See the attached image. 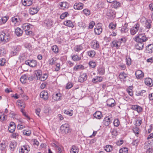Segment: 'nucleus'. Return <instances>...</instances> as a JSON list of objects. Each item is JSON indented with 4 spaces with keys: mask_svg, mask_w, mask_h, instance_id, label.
I'll use <instances>...</instances> for the list:
<instances>
[{
    "mask_svg": "<svg viewBox=\"0 0 153 153\" xmlns=\"http://www.w3.org/2000/svg\"><path fill=\"white\" fill-rule=\"evenodd\" d=\"M142 28L140 27V24L137 23L134 25L133 27H131L130 30V33L131 35H134L136 33L139 31V33L140 32H142Z\"/></svg>",
    "mask_w": 153,
    "mask_h": 153,
    "instance_id": "obj_1",
    "label": "nucleus"
},
{
    "mask_svg": "<svg viewBox=\"0 0 153 153\" xmlns=\"http://www.w3.org/2000/svg\"><path fill=\"white\" fill-rule=\"evenodd\" d=\"M10 39V36L8 33L2 32L0 34V41L1 42H8Z\"/></svg>",
    "mask_w": 153,
    "mask_h": 153,
    "instance_id": "obj_2",
    "label": "nucleus"
},
{
    "mask_svg": "<svg viewBox=\"0 0 153 153\" xmlns=\"http://www.w3.org/2000/svg\"><path fill=\"white\" fill-rule=\"evenodd\" d=\"M60 130L63 133L67 134L71 132V129L69 124L65 123L60 126Z\"/></svg>",
    "mask_w": 153,
    "mask_h": 153,
    "instance_id": "obj_3",
    "label": "nucleus"
},
{
    "mask_svg": "<svg viewBox=\"0 0 153 153\" xmlns=\"http://www.w3.org/2000/svg\"><path fill=\"white\" fill-rule=\"evenodd\" d=\"M134 39L137 42H140L143 43L147 40V39L144 34H139L138 36L134 37Z\"/></svg>",
    "mask_w": 153,
    "mask_h": 153,
    "instance_id": "obj_4",
    "label": "nucleus"
},
{
    "mask_svg": "<svg viewBox=\"0 0 153 153\" xmlns=\"http://www.w3.org/2000/svg\"><path fill=\"white\" fill-rule=\"evenodd\" d=\"M106 15L111 19L115 17V12L113 10L110 9H106Z\"/></svg>",
    "mask_w": 153,
    "mask_h": 153,
    "instance_id": "obj_5",
    "label": "nucleus"
},
{
    "mask_svg": "<svg viewBox=\"0 0 153 153\" xmlns=\"http://www.w3.org/2000/svg\"><path fill=\"white\" fill-rule=\"evenodd\" d=\"M94 32L96 34L100 35L102 31V28L101 24L98 23L96 26V27L94 29Z\"/></svg>",
    "mask_w": 153,
    "mask_h": 153,
    "instance_id": "obj_6",
    "label": "nucleus"
},
{
    "mask_svg": "<svg viewBox=\"0 0 153 153\" xmlns=\"http://www.w3.org/2000/svg\"><path fill=\"white\" fill-rule=\"evenodd\" d=\"M25 63L32 67H35L37 64L35 60H28L25 61Z\"/></svg>",
    "mask_w": 153,
    "mask_h": 153,
    "instance_id": "obj_7",
    "label": "nucleus"
},
{
    "mask_svg": "<svg viewBox=\"0 0 153 153\" xmlns=\"http://www.w3.org/2000/svg\"><path fill=\"white\" fill-rule=\"evenodd\" d=\"M135 75L137 79H141L144 77V74L141 71L139 70L136 71Z\"/></svg>",
    "mask_w": 153,
    "mask_h": 153,
    "instance_id": "obj_8",
    "label": "nucleus"
},
{
    "mask_svg": "<svg viewBox=\"0 0 153 153\" xmlns=\"http://www.w3.org/2000/svg\"><path fill=\"white\" fill-rule=\"evenodd\" d=\"M40 97L45 100H47L48 98V94L46 91H42L40 94Z\"/></svg>",
    "mask_w": 153,
    "mask_h": 153,
    "instance_id": "obj_9",
    "label": "nucleus"
},
{
    "mask_svg": "<svg viewBox=\"0 0 153 153\" xmlns=\"http://www.w3.org/2000/svg\"><path fill=\"white\" fill-rule=\"evenodd\" d=\"M106 103L108 106L110 107H113L115 105V102L114 99L111 98L108 99L107 100Z\"/></svg>",
    "mask_w": 153,
    "mask_h": 153,
    "instance_id": "obj_10",
    "label": "nucleus"
},
{
    "mask_svg": "<svg viewBox=\"0 0 153 153\" xmlns=\"http://www.w3.org/2000/svg\"><path fill=\"white\" fill-rule=\"evenodd\" d=\"M87 79V76L86 73H84L80 75L78 79L79 82H82L85 81Z\"/></svg>",
    "mask_w": 153,
    "mask_h": 153,
    "instance_id": "obj_11",
    "label": "nucleus"
},
{
    "mask_svg": "<svg viewBox=\"0 0 153 153\" xmlns=\"http://www.w3.org/2000/svg\"><path fill=\"white\" fill-rule=\"evenodd\" d=\"M112 120L113 119L111 117H105L104 120V124L106 126H108L111 123Z\"/></svg>",
    "mask_w": 153,
    "mask_h": 153,
    "instance_id": "obj_12",
    "label": "nucleus"
},
{
    "mask_svg": "<svg viewBox=\"0 0 153 153\" xmlns=\"http://www.w3.org/2000/svg\"><path fill=\"white\" fill-rule=\"evenodd\" d=\"M62 95L59 93L53 94V99L55 101L60 100H61Z\"/></svg>",
    "mask_w": 153,
    "mask_h": 153,
    "instance_id": "obj_13",
    "label": "nucleus"
},
{
    "mask_svg": "<svg viewBox=\"0 0 153 153\" xmlns=\"http://www.w3.org/2000/svg\"><path fill=\"white\" fill-rule=\"evenodd\" d=\"M16 128V125L14 123L11 122L8 127V130L10 132L13 133L15 131Z\"/></svg>",
    "mask_w": 153,
    "mask_h": 153,
    "instance_id": "obj_14",
    "label": "nucleus"
},
{
    "mask_svg": "<svg viewBox=\"0 0 153 153\" xmlns=\"http://www.w3.org/2000/svg\"><path fill=\"white\" fill-rule=\"evenodd\" d=\"M92 48L96 49L99 48V44L98 42L96 40H93L91 42Z\"/></svg>",
    "mask_w": 153,
    "mask_h": 153,
    "instance_id": "obj_15",
    "label": "nucleus"
},
{
    "mask_svg": "<svg viewBox=\"0 0 153 153\" xmlns=\"http://www.w3.org/2000/svg\"><path fill=\"white\" fill-rule=\"evenodd\" d=\"M131 109L137 111L138 112H140L142 110V108L140 106L137 105H133L131 107Z\"/></svg>",
    "mask_w": 153,
    "mask_h": 153,
    "instance_id": "obj_16",
    "label": "nucleus"
},
{
    "mask_svg": "<svg viewBox=\"0 0 153 153\" xmlns=\"http://www.w3.org/2000/svg\"><path fill=\"white\" fill-rule=\"evenodd\" d=\"M39 9L36 7H31L29 9L30 13L31 15H34L38 11Z\"/></svg>",
    "mask_w": 153,
    "mask_h": 153,
    "instance_id": "obj_17",
    "label": "nucleus"
},
{
    "mask_svg": "<svg viewBox=\"0 0 153 153\" xmlns=\"http://www.w3.org/2000/svg\"><path fill=\"white\" fill-rule=\"evenodd\" d=\"M83 4L81 3H76L74 4V7L75 9L80 10L83 8Z\"/></svg>",
    "mask_w": 153,
    "mask_h": 153,
    "instance_id": "obj_18",
    "label": "nucleus"
},
{
    "mask_svg": "<svg viewBox=\"0 0 153 153\" xmlns=\"http://www.w3.org/2000/svg\"><path fill=\"white\" fill-rule=\"evenodd\" d=\"M7 145L6 141L2 140L0 143V149L2 151L4 150L7 147Z\"/></svg>",
    "mask_w": 153,
    "mask_h": 153,
    "instance_id": "obj_19",
    "label": "nucleus"
},
{
    "mask_svg": "<svg viewBox=\"0 0 153 153\" xmlns=\"http://www.w3.org/2000/svg\"><path fill=\"white\" fill-rule=\"evenodd\" d=\"M145 51L147 53H152L153 52V44H150L147 46Z\"/></svg>",
    "mask_w": 153,
    "mask_h": 153,
    "instance_id": "obj_20",
    "label": "nucleus"
},
{
    "mask_svg": "<svg viewBox=\"0 0 153 153\" xmlns=\"http://www.w3.org/2000/svg\"><path fill=\"white\" fill-rule=\"evenodd\" d=\"M144 81L145 84L149 87H151L153 85L152 80L149 78L145 79Z\"/></svg>",
    "mask_w": 153,
    "mask_h": 153,
    "instance_id": "obj_21",
    "label": "nucleus"
},
{
    "mask_svg": "<svg viewBox=\"0 0 153 153\" xmlns=\"http://www.w3.org/2000/svg\"><path fill=\"white\" fill-rule=\"evenodd\" d=\"M144 45L142 42H137V44L135 45V48L138 50H142L144 47Z\"/></svg>",
    "mask_w": 153,
    "mask_h": 153,
    "instance_id": "obj_22",
    "label": "nucleus"
},
{
    "mask_svg": "<svg viewBox=\"0 0 153 153\" xmlns=\"http://www.w3.org/2000/svg\"><path fill=\"white\" fill-rule=\"evenodd\" d=\"M93 115L94 117L98 119H100L102 116V113L100 111H96Z\"/></svg>",
    "mask_w": 153,
    "mask_h": 153,
    "instance_id": "obj_23",
    "label": "nucleus"
},
{
    "mask_svg": "<svg viewBox=\"0 0 153 153\" xmlns=\"http://www.w3.org/2000/svg\"><path fill=\"white\" fill-rule=\"evenodd\" d=\"M17 104L18 106L21 108V109L24 108L25 107V103L22 100H19L17 101Z\"/></svg>",
    "mask_w": 153,
    "mask_h": 153,
    "instance_id": "obj_24",
    "label": "nucleus"
},
{
    "mask_svg": "<svg viewBox=\"0 0 153 153\" xmlns=\"http://www.w3.org/2000/svg\"><path fill=\"white\" fill-rule=\"evenodd\" d=\"M79 152V149L78 147L73 145L71 148L70 152V153H78Z\"/></svg>",
    "mask_w": 153,
    "mask_h": 153,
    "instance_id": "obj_25",
    "label": "nucleus"
},
{
    "mask_svg": "<svg viewBox=\"0 0 153 153\" xmlns=\"http://www.w3.org/2000/svg\"><path fill=\"white\" fill-rule=\"evenodd\" d=\"M32 0H22L23 5L25 6H29L32 4Z\"/></svg>",
    "mask_w": 153,
    "mask_h": 153,
    "instance_id": "obj_26",
    "label": "nucleus"
},
{
    "mask_svg": "<svg viewBox=\"0 0 153 153\" xmlns=\"http://www.w3.org/2000/svg\"><path fill=\"white\" fill-rule=\"evenodd\" d=\"M64 24L69 27H73L74 26L72 21L70 20H67L64 22Z\"/></svg>",
    "mask_w": 153,
    "mask_h": 153,
    "instance_id": "obj_27",
    "label": "nucleus"
},
{
    "mask_svg": "<svg viewBox=\"0 0 153 153\" xmlns=\"http://www.w3.org/2000/svg\"><path fill=\"white\" fill-rule=\"evenodd\" d=\"M23 33L22 30L19 27L17 28L15 30V33L18 36H20L22 35Z\"/></svg>",
    "mask_w": 153,
    "mask_h": 153,
    "instance_id": "obj_28",
    "label": "nucleus"
},
{
    "mask_svg": "<svg viewBox=\"0 0 153 153\" xmlns=\"http://www.w3.org/2000/svg\"><path fill=\"white\" fill-rule=\"evenodd\" d=\"M44 23L48 27L51 26L53 24V21L49 19H46L44 22Z\"/></svg>",
    "mask_w": 153,
    "mask_h": 153,
    "instance_id": "obj_29",
    "label": "nucleus"
},
{
    "mask_svg": "<svg viewBox=\"0 0 153 153\" xmlns=\"http://www.w3.org/2000/svg\"><path fill=\"white\" fill-rule=\"evenodd\" d=\"M59 5L62 9L68 8V4L66 2H61L60 3Z\"/></svg>",
    "mask_w": 153,
    "mask_h": 153,
    "instance_id": "obj_30",
    "label": "nucleus"
},
{
    "mask_svg": "<svg viewBox=\"0 0 153 153\" xmlns=\"http://www.w3.org/2000/svg\"><path fill=\"white\" fill-rule=\"evenodd\" d=\"M17 145L16 143L14 140L12 141L10 143V147L12 150H14Z\"/></svg>",
    "mask_w": 153,
    "mask_h": 153,
    "instance_id": "obj_31",
    "label": "nucleus"
},
{
    "mask_svg": "<svg viewBox=\"0 0 153 153\" xmlns=\"http://www.w3.org/2000/svg\"><path fill=\"white\" fill-rule=\"evenodd\" d=\"M22 29L25 31H28L30 28V25L28 23L23 24L22 26Z\"/></svg>",
    "mask_w": 153,
    "mask_h": 153,
    "instance_id": "obj_32",
    "label": "nucleus"
},
{
    "mask_svg": "<svg viewBox=\"0 0 153 153\" xmlns=\"http://www.w3.org/2000/svg\"><path fill=\"white\" fill-rule=\"evenodd\" d=\"M27 76L26 75H22L20 78V81L22 83H25L27 80Z\"/></svg>",
    "mask_w": 153,
    "mask_h": 153,
    "instance_id": "obj_33",
    "label": "nucleus"
},
{
    "mask_svg": "<svg viewBox=\"0 0 153 153\" xmlns=\"http://www.w3.org/2000/svg\"><path fill=\"white\" fill-rule=\"evenodd\" d=\"M48 76V75L47 74H42L39 79L42 81H44L47 79Z\"/></svg>",
    "mask_w": 153,
    "mask_h": 153,
    "instance_id": "obj_34",
    "label": "nucleus"
},
{
    "mask_svg": "<svg viewBox=\"0 0 153 153\" xmlns=\"http://www.w3.org/2000/svg\"><path fill=\"white\" fill-rule=\"evenodd\" d=\"M152 21L149 19L146 20L145 22V26L146 28L150 29L151 27Z\"/></svg>",
    "mask_w": 153,
    "mask_h": 153,
    "instance_id": "obj_35",
    "label": "nucleus"
},
{
    "mask_svg": "<svg viewBox=\"0 0 153 153\" xmlns=\"http://www.w3.org/2000/svg\"><path fill=\"white\" fill-rule=\"evenodd\" d=\"M112 6L114 8H117L120 6V3L115 1L113 2L112 4Z\"/></svg>",
    "mask_w": 153,
    "mask_h": 153,
    "instance_id": "obj_36",
    "label": "nucleus"
},
{
    "mask_svg": "<svg viewBox=\"0 0 153 153\" xmlns=\"http://www.w3.org/2000/svg\"><path fill=\"white\" fill-rule=\"evenodd\" d=\"M83 48L81 45H76L74 48V50L76 52H79Z\"/></svg>",
    "mask_w": 153,
    "mask_h": 153,
    "instance_id": "obj_37",
    "label": "nucleus"
},
{
    "mask_svg": "<svg viewBox=\"0 0 153 153\" xmlns=\"http://www.w3.org/2000/svg\"><path fill=\"white\" fill-rule=\"evenodd\" d=\"M88 54L89 56L92 58L95 55L96 52L94 50H91L88 52Z\"/></svg>",
    "mask_w": 153,
    "mask_h": 153,
    "instance_id": "obj_38",
    "label": "nucleus"
},
{
    "mask_svg": "<svg viewBox=\"0 0 153 153\" xmlns=\"http://www.w3.org/2000/svg\"><path fill=\"white\" fill-rule=\"evenodd\" d=\"M34 73L37 77L38 79H39L41 75L42 74V72L40 70H37L34 71Z\"/></svg>",
    "mask_w": 153,
    "mask_h": 153,
    "instance_id": "obj_39",
    "label": "nucleus"
},
{
    "mask_svg": "<svg viewBox=\"0 0 153 153\" xmlns=\"http://www.w3.org/2000/svg\"><path fill=\"white\" fill-rule=\"evenodd\" d=\"M11 20L15 24H16V23L18 22L19 21H20V19L18 16H16L12 17V18Z\"/></svg>",
    "mask_w": 153,
    "mask_h": 153,
    "instance_id": "obj_40",
    "label": "nucleus"
},
{
    "mask_svg": "<svg viewBox=\"0 0 153 153\" xmlns=\"http://www.w3.org/2000/svg\"><path fill=\"white\" fill-rule=\"evenodd\" d=\"M71 57L73 60L75 61H79L81 59V57L77 55L71 56Z\"/></svg>",
    "mask_w": 153,
    "mask_h": 153,
    "instance_id": "obj_41",
    "label": "nucleus"
},
{
    "mask_svg": "<svg viewBox=\"0 0 153 153\" xmlns=\"http://www.w3.org/2000/svg\"><path fill=\"white\" fill-rule=\"evenodd\" d=\"M105 149L107 152H110L113 150L112 146L110 145H107L105 147Z\"/></svg>",
    "mask_w": 153,
    "mask_h": 153,
    "instance_id": "obj_42",
    "label": "nucleus"
},
{
    "mask_svg": "<svg viewBox=\"0 0 153 153\" xmlns=\"http://www.w3.org/2000/svg\"><path fill=\"white\" fill-rule=\"evenodd\" d=\"M117 48H118L120 46L121 43L123 42L124 43L125 42L124 39L121 38V39H118V40H117Z\"/></svg>",
    "mask_w": 153,
    "mask_h": 153,
    "instance_id": "obj_43",
    "label": "nucleus"
},
{
    "mask_svg": "<svg viewBox=\"0 0 153 153\" xmlns=\"http://www.w3.org/2000/svg\"><path fill=\"white\" fill-rule=\"evenodd\" d=\"M128 150L127 148L125 147L120 149L119 153H128Z\"/></svg>",
    "mask_w": 153,
    "mask_h": 153,
    "instance_id": "obj_44",
    "label": "nucleus"
},
{
    "mask_svg": "<svg viewBox=\"0 0 153 153\" xmlns=\"http://www.w3.org/2000/svg\"><path fill=\"white\" fill-rule=\"evenodd\" d=\"M133 131L136 135H137L139 133V129L137 127H134L133 129Z\"/></svg>",
    "mask_w": 153,
    "mask_h": 153,
    "instance_id": "obj_45",
    "label": "nucleus"
},
{
    "mask_svg": "<svg viewBox=\"0 0 153 153\" xmlns=\"http://www.w3.org/2000/svg\"><path fill=\"white\" fill-rule=\"evenodd\" d=\"M6 116L4 114L0 113V121H5L6 119Z\"/></svg>",
    "mask_w": 153,
    "mask_h": 153,
    "instance_id": "obj_46",
    "label": "nucleus"
},
{
    "mask_svg": "<svg viewBox=\"0 0 153 153\" xmlns=\"http://www.w3.org/2000/svg\"><path fill=\"white\" fill-rule=\"evenodd\" d=\"M48 62L49 65H52L55 64V60L53 58H52L49 59Z\"/></svg>",
    "mask_w": 153,
    "mask_h": 153,
    "instance_id": "obj_47",
    "label": "nucleus"
},
{
    "mask_svg": "<svg viewBox=\"0 0 153 153\" xmlns=\"http://www.w3.org/2000/svg\"><path fill=\"white\" fill-rule=\"evenodd\" d=\"M119 76L120 79H124L127 77V75L124 72H123L120 74Z\"/></svg>",
    "mask_w": 153,
    "mask_h": 153,
    "instance_id": "obj_48",
    "label": "nucleus"
},
{
    "mask_svg": "<svg viewBox=\"0 0 153 153\" xmlns=\"http://www.w3.org/2000/svg\"><path fill=\"white\" fill-rule=\"evenodd\" d=\"M116 27V24H114L113 23L111 22L110 23L109 25V28L112 30H114Z\"/></svg>",
    "mask_w": 153,
    "mask_h": 153,
    "instance_id": "obj_49",
    "label": "nucleus"
},
{
    "mask_svg": "<svg viewBox=\"0 0 153 153\" xmlns=\"http://www.w3.org/2000/svg\"><path fill=\"white\" fill-rule=\"evenodd\" d=\"M98 71V72L100 75H103L105 73V69L103 68H100Z\"/></svg>",
    "mask_w": 153,
    "mask_h": 153,
    "instance_id": "obj_50",
    "label": "nucleus"
},
{
    "mask_svg": "<svg viewBox=\"0 0 153 153\" xmlns=\"http://www.w3.org/2000/svg\"><path fill=\"white\" fill-rule=\"evenodd\" d=\"M152 145L150 144L149 141L146 142L144 144V147L145 149H149L151 146Z\"/></svg>",
    "mask_w": 153,
    "mask_h": 153,
    "instance_id": "obj_51",
    "label": "nucleus"
},
{
    "mask_svg": "<svg viewBox=\"0 0 153 153\" xmlns=\"http://www.w3.org/2000/svg\"><path fill=\"white\" fill-rule=\"evenodd\" d=\"M22 146L25 151V153H27L30 150V148L28 146Z\"/></svg>",
    "mask_w": 153,
    "mask_h": 153,
    "instance_id": "obj_52",
    "label": "nucleus"
},
{
    "mask_svg": "<svg viewBox=\"0 0 153 153\" xmlns=\"http://www.w3.org/2000/svg\"><path fill=\"white\" fill-rule=\"evenodd\" d=\"M8 19V17L7 16H5L3 17L1 19V22L3 24H4L6 22Z\"/></svg>",
    "mask_w": 153,
    "mask_h": 153,
    "instance_id": "obj_53",
    "label": "nucleus"
},
{
    "mask_svg": "<svg viewBox=\"0 0 153 153\" xmlns=\"http://www.w3.org/2000/svg\"><path fill=\"white\" fill-rule=\"evenodd\" d=\"M73 111L72 110L70 111L64 110V113L67 115H68L69 116H71L73 114Z\"/></svg>",
    "mask_w": 153,
    "mask_h": 153,
    "instance_id": "obj_54",
    "label": "nucleus"
},
{
    "mask_svg": "<svg viewBox=\"0 0 153 153\" xmlns=\"http://www.w3.org/2000/svg\"><path fill=\"white\" fill-rule=\"evenodd\" d=\"M52 50L53 52L56 53L58 52L59 49L57 46L54 45L52 47Z\"/></svg>",
    "mask_w": 153,
    "mask_h": 153,
    "instance_id": "obj_55",
    "label": "nucleus"
},
{
    "mask_svg": "<svg viewBox=\"0 0 153 153\" xmlns=\"http://www.w3.org/2000/svg\"><path fill=\"white\" fill-rule=\"evenodd\" d=\"M67 12H65L62 13L60 16V18L61 19H64L68 15Z\"/></svg>",
    "mask_w": 153,
    "mask_h": 153,
    "instance_id": "obj_56",
    "label": "nucleus"
},
{
    "mask_svg": "<svg viewBox=\"0 0 153 153\" xmlns=\"http://www.w3.org/2000/svg\"><path fill=\"white\" fill-rule=\"evenodd\" d=\"M113 123L114 126L116 127L118 126L120 124V122L118 119H115L114 120Z\"/></svg>",
    "mask_w": 153,
    "mask_h": 153,
    "instance_id": "obj_57",
    "label": "nucleus"
},
{
    "mask_svg": "<svg viewBox=\"0 0 153 153\" xmlns=\"http://www.w3.org/2000/svg\"><path fill=\"white\" fill-rule=\"evenodd\" d=\"M111 134L114 136H116L118 134L117 131L116 129H113L111 131Z\"/></svg>",
    "mask_w": 153,
    "mask_h": 153,
    "instance_id": "obj_58",
    "label": "nucleus"
},
{
    "mask_svg": "<svg viewBox=\"0 0 153 153\" xmlns=\"http://www.w3.org/2000/svg\"><path fill=\"white\" fill-rule=\"evenodd\" d=\"M19 136V134L16 131V132L13 133L12 134V137L14 138H17Z\"/></svg>",
    "mask_w": 153,
    "mask_h": 153,
    "instance_id": "obj_59",
    "label": "nucleus"
},
{
    "mask_svg": "<svg viewBox=\"0 0 153 153\" xmlns=\"http://www.w3.org/2000/svg\"><path fill=\"white\" fill-rule=\"evenodd\" d=\"M6 62V60L5 59L2 58L0 59V65L1 66L4 65Z\"/></svg>",
    "mask_w": 153,
    "mask_h": 153,
    "instance_id": "obj_60",
    "label": "nucleus"
},
{
    "mask_svg": "<svg viewBox=\"0 0 153 153\" xmlns=\"http://www.w3.org/2000/svg\"><path fill=\"white\" fill-rule=\"evenodd\" d=\"M83 12L84 14L86 16H88L90 14V10L87 9H84L83 10Z\"/></svg>",
    "mask_w": 153,
    "mask_h": 153,
    "instance_id": "obj_61",
    "label": "nucleus"
},
{
    "mask_svg": "<svg viewBox=\"0 0 153 153\" xmlns=\"http://www.w3.org/2000/svg\"><path fill=\"white\" fill-rule=\"evenodd\" d=\"M23 133L24 135L27 136H29L31 133L30 131L28 130H24L23 131Z\"/></svg>",
    "mask_w": 153,
    "mask_h": 153,
    "instance_id": "obj_62",
    "label": "nucleus"
},
{
    "mask_svg": "<svg viewBox=\"0 0 153 153\" xmlns=\"http://www.w3.org/2000/svg\"><path fill=\"white\" fill-rule=\"evenodd\" d=\"M89 65L91 68H94L96 66V64L95 62L91 61L89 62Z\"/></svg>",
    "mask_w": 153,
    "mask_h": 153,
    "instance_id": "obj_63",
    "label": "nucleus"
},
{
    "mask_svg": "<svg viewBox=\"0 0 153 153\" xmlns=\"http://www.w3.org/2000/svg\"><path fill=\"white\" fill-rule=\"evenodd\" d=\"M128 30V29L126 27H123L121 29V32L123 33L127 32Z\"/></svg>",
    "mask_w": 153,
    "mask_h": 153,
    "instance_id": "obj_64",
    "label": "nucleus"
}]
</instances>
